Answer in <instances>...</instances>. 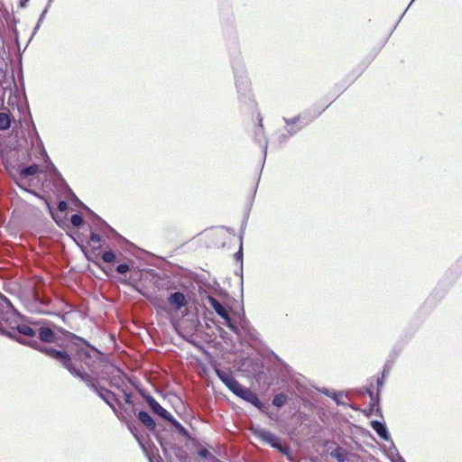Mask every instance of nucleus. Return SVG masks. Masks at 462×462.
Masks as SVG:
<instances>
[{
	"label": "nucleus",
	"instance_id": "obj_1",
	"mask_svg": "<svg viewBox=\"0 0 462 462\" xmlns=\"http://www.w3.org/2000/svg\"><path fill=\"white\" fill-rule=\"evenodd\" d=\"M39 325L40 321H27L26 323L23 322L22 316L13 306L10 300L0 293V335H4L12 339H14L20 344L28 346L51 357L42 349H56L55 347L42 346L36 339H21L14 334L16 331L20 335L33 338L36 335H38Z\"/></svg>",
	"mask_w": 462,
	"mask_h": 462
},
{
	"label": "nucleus",
	"instance_id": "obj_2",
	"mask_svg": "<svg viewBox=\"0 0 462 462\" xmlns=\"http://www.w3.org/2000/svg\"><path fill=\"white\" fill-rule=\"evenodd\" d=\"M42 350L46 352L51 358L57 361L71 375L84 382L88 388L93 390L112 409L119 420L125 419L119 409L115 404L116 403L120 409H123V403L119 397L112 391L99 385L97 381L87 371L74 367L71 364V358L65 351L51 348H43Z\"/></svg>",
	"mask_w": 462,
	"mask_h": 462
},
{
	"label": "nucleus",
	"instance_id": "obj_3",
	"mask_svg": "<svg viewBox=\"0 0 462 462\" xmlns=\"http://www.w3.org/2000/svg\"><path fill=\"white\" fill-rule=\"evenodd\" d=\"M60 331L73 346L70 352L67 349H62L71 358L72 365L84 371L88 368L90 372H94L97 368V364L101 361L103 353L85 338L64 328H60Z\"/></svg>",
	"mask_w": 462,
	"mask_h": 462
},
{
	"label": "nucleus",
	"instance_id": "obj_4",
	"mask_svg": "<svg viewBox=\"0 0 462 462\" xmlns=\"http://www.w3.org/2000/svg\"><path fill=\"white\" fill-rule=\"evenodd\" d=\"M56 175L58 176V182L62 189V191L67 193V196H71L75 199V203L77 205H81L88 214L89 217L92 220L93 227L96 229L95 231H91L89 234V240L93 243H100L102 241L101 236H106L107 238L113 236L118 240H125V238L111 226H109L103 218H101L98 215H97L93 210H91L88 207L83 204L73 193L71 189L69 187L65 180L62 178L60 173L57 171V169L52 165Z\"/></svg>",
	"mask_w": 462,
	"mask_h": 462
},
{
	"label": "nucleus",
	"instance_id": "obj_5",
	"mask_svg": "<svg viewBox=\"0 0 462 462\" xmlns=\"http://www.w3.org/2000/svg\"><path fill=\"white\" fill-rule=\"evenodd\" d=\"M231 65L239 101L247 106H253L254 101L253 99L251 85L241 57H236L231 61Z\"/></svg>",
	"mask_w": 462,
	"mask_h": 462
},
{
	"label": "nucleus",
	"instance_id": "obj_6",
	"mask_svg": "<svg viewBox=\"0 0 462 462\" xmlns=\"http://www.w3.org/2000/svg\"><path fill=\"white\" fill-rule=\"evenodd\" d=\"M208 302L215 312L225 320V325L236 335L241 337V332L234 319L230 316L229 310L215 297L208 296Z\"/></svg>",
	"mask_w": 462,
	"mask_h": 462
},
{
	"label": "nucleus",
	"instance_id": "obj_7",
	"mask_svg": "<svg viewBox=\"0 0 462 462\" xmlns=\"http://www.w3.org/2000/svg\"><path fill=\"white\" fill-rule=\"evenodd\" d=\"M250 430L255 438L261 439L263 443L282 453H286V448L279 436L261 427H252Z\"/></svg>",
	"mask_w": 462,
	"mask_h": 462
},
{
	"label": "nucleus",
	"instance_id": "obj_8",
	"mask_svg": "<svg viewBox=\"0 0 462 462\" xmlns=\"http://www.w3.org/2000/svg\"><path fill=\"white\" fill-rule=\"evenodd\" d=\"M60 328H58V331H56L50 326V323L42 324L40 322L38 327V338L42 343H55L58 346L60 347V349H65L64 344L61 342V337L58 333L60 332L62 334L60 331Z\"/></svg>",
	"mask_w": 462,
	"mask_h": 462
},
{
	"label": "nucleus",
	"instance_id": "obj_9",
	"mask_svg": "<svg viewBox=\"0 0 462 462\" xmlns=\"http://www.w3.org/2000/svg\"><path fill=\"white\" fill-rule=\"evenodd\" d=\"M139 394L143 397V399L145 401L148 408L150 411L156 416L167 420L171 416V412L168 411L166 409H164L156 400L155 398L151 395L148 392H146L144 389H139Z\"/></svg>",
	"mask_w": 462,
	"mask_h": 462
},
{
	"label": "nucleus",
	"instance_id": "obj_10",
	"mask_svg": "<svg viewBox=\"0 0 462 462\" xmlns=\"http://www.w3.org/2000/svg\"><path fill=\"white\" fill-rule=\"evenodd\" d=\"M237 397L243 399L244 401L249 402L254 407H255L257 410H259L262 412H265V405L263 403V402L259 399L258 395L251 391L249 388H246L244 385H241L237 392L235 393Z\"/></svg>",
	"mask_w": 462,
	"mask_h": 462
},
{
	"label": "nucleus",
	"instance_id": "obj_11",
	"mask_svg": "<svg viewBox=\"0 0 462 462\" xmlns=\"http://www.w3.org/2000/svg\"><path fill=\"white\" fill-rule=\"evenodd\" d=\"M212 367L218 379L235 394L242 384L230 372L221 370L217 363L212 365Z\"/></svg>",
	"mask_w": 462,
	"mask_h": 462
},
{
	"label": "nucleus",
	"instance_id": "obj_12",
	"mask_svg": "<svg viewBox=\"0 0 462 462\" xmlns=\"http://www.w3.org/2000/svg\"><path fill=\"white\" fill-rule=\"evenodd\" d=\"M320 114L321 112L311 114L310 111H306L292 118L283 117L282 120L284 121L285 124L288 125L291 123H299L304 128L307 125H309L311 122H313Z\"/></svg>",
	"mask_w": 462,
	"mask_h": 462
},
{
	"label": "nucleus",
	"instance_id": "obj_13",
	"mask_svg": "<svg viewBox=\"0 0 462 462\" xmlns=\"http://www.w3.org/2000/svg\"><path fill=\"white\" fill-rule=\"evenodd\" d=\"M247 219H245L241 226L240 235H239V240L240 245L238 251L235 254L234 257L235 260L240 263L239 269L235 272V274L236 276H239L241 279V285H243V257H244V252H243V236L245 230Z\"/></svg>",
	"mask_w": 462,
	"mask_h": 462
},
{
	"label": "nucleus",
	"instance_id": "obj_14",
	"mask_svg": "<svg viewBox=\"0 0 462 462\" xmlns=\"http://www.w3.org/2000/svg\"><path fill=\"white\" fill-rule=\"evenodd\" d=\"M133 412L136 415L138 420L149 431H155L157 423L152 416L146 411H136L133 408Z\"/></svg>",
	"mask_w": 462,
	"mask_h": 462
},
{
	"label": "nucleus",
	"instance_id": "obj_15",
	"mask_svg": "<svg viewBox=\"0 0 462 462\" xmlns=\"http://www.w3.org/2000/svg\"><path fill=\"white\" fill-rule=\"evenodd\" d=\"M232 315H233L232 318L236 321V323L238 326V328L240 329V332H241V337H237V339L242 343L243 342V331L245 334L248 333L250 322L246 319L243 308H242L241 311H234V310H232Z\"/></svg>",
	"mask_w": 462,
	"mask_h": 462
},
{
	"label": "nucleus",
	"instance_id": "obj_16",
	"mask_svg": "<svg viewBox=\"0 0 462 462\" xmlns=\"http://www.w3.org/2000/svg\"><path fill=\"white\" fill-rule=\"evenodd\" d=\"M169 304L175 310H180L187 304V299L183 292L175 291L169 294L168 298Z\"/></svg>",
	"mask_w": 462,
	"mask_h": 462
},
{
	"label": "nucleus",
	"instance_id": "obj_17",
	"mask_svg": "<svg viewBox=\"0 0 462 462\" xmlns=\"http://www.w3.org/2000/svg\"><path fill=\"white\" fill-rule=\"evenodd\" d=\"M371 428L376 432L379 438L385 441L391 440V435L386 424L383 421L374 420L370 422Z\"/></svg>",
	"mask_w": 462,
	"mask_h": 462
},
{
	"label": "nucleus",
	"instance_id": "obj_18",
	"mask_svg": "<svg viewBox=\"0 0 462 462\" xmlns=\"http://www.w3.org/2000/svg\"><path fill=\"white\" fill-rule=\"evenodd\" d=\"M40 171H41L40 166L35 163L30 164V165L22 164L18 168L19 177L21 179H26L28 177L34 176V175L38 174Z\"/></svg>",
	"mask_w": 462,
	"mask_h": 462
},
{
	"label": "nucleus",
	"instance_id": "obj_19",
	"mask_svg": "<svg viewBox=\"0 0 462 462\" xmlns=\"http://www.w3.org/2000/svg\"><path fill=\"white\" fill-rule=\"evenodd\" d=\"M166 421L170 422L171 425L175 429V430L182 437L190 439V435L189 430L178 420L174 418L172 414L166 420Z\"/></svg>",
	"mask_w": 462,
	"mask_h": 462
},
{
	"label": "nucleus",
	"instance_id": "obj_20",
	"mask_svg": "<svg viewBox=\"0 0 462 462\" xmlns=\"http://www.w3.org/2000/svg\"><path fill=\"white\" fill-rule=\"evenodd\" d=\"M366 393L368 394V396L372 402V408L376 407V415L383 417V412L380 408L381 395L377 392H376V393H374L371 388L366 389Z\"/></svg>",
	"mask_w": 462,
	"mask_h": 462
},
{
	"label": "nucleus",
	"instance_id": "obj_21",
	"mask_svg": "<svg viewBox=\"0 0 462 462\" xmlns=\"http://www.w3.org/2000/svg\"><path fill=\"white\" fill-rule=\"evenodd\" d=\"M330 456L338 462H345L347 459L348 452L342 447H337L330 452Z\"/></svg>",
	"mask_w": 462,
	"mask_h": 462
},
{
	"label": "nucleus",
	"instance_id": "obj_22",
	"mask_svg": "<svg viewBox=\"0 0 462 462\" xmlns=\"http://www.w3.org/2000/svg\"><path fill=\"white\" fill-rule=\"evenodd\" d=\"M28 124L30 125L29 129H28V136L30 138V143H31V146H34V145L38 144V139L36 136L39 135V134L37 132L36 126H35L32 117L30 118V121Z\"/></svg>",
	"mask_w": 462,
	"mask_h": 462
},
{
	"label": "nucleus",
	"instance_id": "obj_23",
	"mask_svg": "<svg viewBox=\"0 0 462 462\" xmlns=\"http://www.w3.org/2000/svg\"><path fill=\"white\" fill-rule=\"evenodd\" d=\"M36 137L38 139V144L33 146L35 148L36 152L43 161L51 162L50 157L48 156V153L45 150L42 140L41 139L40 135H37Z\"/></svg>",
	"mask_w": 462,
	"mask_h": 462
},
{
	"label": "nucleus",
	"instance_id": "obj_24",
	"mask_svg": "<svg viewBox=\"0 0 462 462\" xmlns=\"http://www.w3.org/2000/svg\"><path fill=\"white\" fill-rule=\"evenodd\" d=\"M13 121L12 115L5 112L0 113V130H7L11 127Z\"/></svg>",
	"mask_w": 462,
	"mask_h": 462
},
{
	"label": "nucleus",
	"instance_id": "obj_25",
	"mask_svg": "<svg viewBox=\"0 0 462 462\" xmlns=\"http://www.w3.org/2000/svg\"><path fill=\"white\" fill-rule=\"evenodd\" d=\"M287 401H288V395L283 393H280L273 396L272 404L274 407L280 409L287 402Z\"/></svg>",
	"mask_w": 462,
	"mask_h": 462
},
{
	"label": "nucleus",
	"instance_id": "obj_26",
	"mask_svg": "<svg viewBox=\"0 0 462 462\" xmlns=\"http://www.w3.org/2000/svg\"><path fill=\"white\" fill-rule=\"evenodd\" d=\"M12 179L14 180V183L16 184L17 187H19V189L28 192V193H31V194H33V195H37V193L32 190V189H30L29 187L31 186V182L29 181L27 184H25L23 180V179H21L20 177L17 178V177H12Z\"/></svg>",
	"mask_w": 462,
	"mask_h": 462
},
{
	"label": "nucleus",
	"instance_id": "obj_27",
	"mask_svg": "<svg viewBox=\"0 0 462 462\" xmlns=\"http://www.w3.org/2000/svg\"><path fill=\"white\" fill-rule=\"evenodd\" d=\"M275 359L281 365L282 378L284 380L285 377L290 376L291 373V367L282 361L278 356L275 355Z\"/></svg>",
	"mask_w": 462,
	"mask_h": 462
},
{
	"label": "nucleus",
	"instance_id": "obj_28",
	"mask_svg": "<svg viewBox=\"0 0 462 462\" xmlns=\"http://www.w3.org/2000/svg\"><path fill=\"white\" fill-rule=\"evenodd\" d=\"M285 125V131L289 134V136H293L303 129L301 125L299 123H291L289 125Z\"/></svg>",
	"mask_w": 462,
	"mask_h": 462
},
{
	"label": "nucleus",
	"instance_id": "obj_29",
	"mask_svg": "<svg viewBox=\"0 0 462 462\" xmlns=\"http://www.w3.org/2000/svg\"><path fill=\"white\" fill-rule=\"evenodd\" d=\"M101 258L107 263H113L117 259L116 253L111 249L104 251L101 254Z\"/></svg>",
	"mask_w": 462,
	"mask_h": 462
},
{
	"label": "nucleus",
	"instance_id": "obj_30",
	"mask_svg": "<svg viewBox=\"0 0 462 462\" xmlns=\"http://www.w3.org/2000/svg\"><path fill=\"white\" fill-rule=\"evenodd\" d=\"M70 223L74 227L80 228L83 226L85 220H84V217L80 214L76 213V214L71 215Z\"/></svg>",
	"mask_w": 462,
	"mask_h": 462
},
{
	"label": "nucleus",
	"instance_id": "obj_31",
	"mask_svg": "<svg viewBox=\"0 0 462 462\" xmlns=\"http://www.w3.org/2000/svg\"><path fill=\"white\" fill-rule=\"evenodd\" d=\"M48 10H49V9H48V6H46V7L44 8V10L42 11V13L41 14V15H40V17H39V20H38V22H37V23H36V25H35V27H34V29H33V32H32V36H31V38H30L29 42L32 40V38L35 35V33L37 32V31L40 29L41 24H42V23L43 22V20H44V18H45V16H46V14H47V13H48Z\"/></svg>",
	"mask_w": 462,
	"mask_h": 462
},
{
	"label": "nucleus",
	"instance_id": "obj_32",
	"mask_svg": "<svg viewBox=\"0 0 462 462\" xmlns=\"http://www.w3.org/2000/svg\"><path fill=\"white\" fill-rule=\"evenodd\" d=\"M126 426H127V429L130 430V432L133 434V436L135 438V439L138 441V443L143 446L142 438L139 435V432H138L137 429L135 428V426L129 421L126 422Z\"/></svg>",
	"mask_w": 462,
	"mask_h": 462
},
{
	"label": "nucleus",
	"instance_id": "obj_33",
	"mask_svg": "<svg viewBox=\"0 0 462 462\" xmlns=\"http://www.w3.org/2000/svg\"><path fill=\"white\" fill-rule=\"evenodd\" d=\"M116 271L118 273H121V274H126L127 273H129L131 271V266L130 264H128L127 263H119L116 267Z\"/></svg>",
	"mask_w": 462,
	"mask_h": 462
},
{
	"label": "nucleus",
	"instance_id": "obj_34",
	"mask_svg": "<svg viewBox=\"0 0 462 462\" xmlns=\"http://www.w3.org/2000/svg\"><path fill=\"white\" fill-rule=\"evenodd\" d=\"M198 455L199 457L205 458V459L215 458L213 454L209 450H208L206 448H199L198 451Z\"/></svg>",
	"mask_w": 462,
	"mask_h": 462
},
{
	"label": "nucleus",
	"instance_id": "obj_35",
	"mask_svg": "<svg viewBox=\"0 0 462 462\" xmlns=\"http://www.w3.org/2000/svg\"><path fill=\"white\" fill-rule=\"evenodd\" d=\"M110 385L116 387L117 390L121 392H124L125 390V383L121 378H119L118 380H112Z\"/></svg>",
	"mask_w": 462,
	"mask_h": 462
},
{
	"label": "nucleus",
	"instance_id": "obj_36",
	"mask_svg": "<svg viewBox=\"0 0 462 462\" xmlns=\"http://www.w3.org/2000/svg\"><path fill=\"white\" fill-rule=\"evenodd\" d=\"M123 394H124V401H125V403L127 404V405H131V406H134V402H133V393H129V392H126V390H125L124 392H122Z\"/></svg>",
	"mask_w": 462,
	"mask_h": 462
},
{
	"label": "nucleus",
	"instance_id": "obj_37",
	"mask_svg": "<svg viewBox=\"0 0 462 462\" xmlns=\"http://www.w3.org/2000/svg\"><path fill=\"white\" fill-rule=\"evenodd\" d=\"M217 331L219 337L223 339L226 343H227L230 340V336L225 329H223L220 327H217Z\"/></svg>",
	"mask_w": 462,
	"mask_h": 462
},
{
	"label": "nucleus",
	"instance_id": "obj_38",
	"mask_svg": "<svg viewBox=\"0 0 462 462\" xmlns=\"http://www.w3.org/2000/svg\"><path fill=\"white\" fill-rule=\"evenodd\" d=\"M69 208V204L65 200H60L57 204V209L60 212H66Z\"/></svg>",
	"mask_w": 462,
	"mask_h": 462
},
{
	"label": "nucleus",
	"instance_id": "obj_39",
	"mask_svg": "<svg viewBox=\"0 0 462 462\" xmlns=\"http://www.w3.org/2000/svg\"><path fill=\"white\" fill-rule=\"evenodd\" d=\"M341 396H342V393H341V392H336V391H334V392L332 393V395L330 396V398H331V399H332V400H333V401H334L337 405H341V404H343V402H340V401H339V399H338V398H339V397H341Z\"/></svg>",
	"mask_w": 462,
	"mask_h": 462
},
{
	"label": "nucleus",
	"instance_id": "obj_40",
	"mask_svg": "<svg viewBox=\"0 0 462 462\" xmlns=\"http://www.w3.org/2000/svg\"><path fill=\"white\" fill-rule=\"evenodd\" d=\"M391 442V447L389 448V453H390V456L391 457H396L397 455H399V451L396 448V446L394 445L393 441L391 439L389 440Z\"/></svg>",
	"mask_w": 462,
	"mask_h": 462
},
{
	"label": "nucleus",
	"instance_id": "obj_41",
	"mask_svg": "<svg viewBox=\"0 0 462 462\" xmlns=\"http://www.w3.org/2000/svg\"><path fill=\"white\" fill-rule=\"evenodd\" d=\"M384 379L383 377H378L376 379V385H377V393L381 395V393H382V389L383 387V384H384Z\"/></svg>",
	"mask_w": 462,
	"mask_h": 462
},
{
	"label": "nucleus",
	"instance_id": "obj_42",
	"mask_svg": "<svg viewBox=\"0 0 462 462\" xmlns=\"http://www.w3.org/2000/svg\"><path fill=\"white\" fill-rule=\"evenodd\" d=\"M291 136H289V134L285 131L284 133H281L278 135V142L280 143H285Z\"/></svg>",
	"mask_w": 462,
	"mask_h": 462
},
{
	"label": "nucleus",
	"instance_id": "obj_43",
	"mask_svg": "<svg viewBox=\"0 0 462 462\" xmlns=\"http://www.w3.org/2000/svg\"><path fill=\"white\" fill-rule=\"evenodd\" d=\"M319 392L328 397H330L333 393L330 390H328V388H323V389L319 390Z\"/></svg>",
	"mask_w": 462,
	"mask_h": 462
},
{
	"label": "nucleus",
	"instance_id": "obj_44",
	"mask_svg": "<svg viewBox=\"0 0 462 462\" xmlns=\"http://www.w3.org/2000/svg\"><path fill=\"white\" fill-rule=\"evenodd\" d=\"M14 34V38H15V42H17V44L19 43V36H18V31L17 29L15 28V26L12 27L11 28Z\"/></svg>",
	"mask_w": 462,
	"mask_h": 462
},
{
	"label": "nucleus",
	"instance_id": "obj_45",
	"mask_svg": "<svg viewBox=\"0 0 462 462\" xmlns=\"http://www.w3.org/2000/svg\"><path fill=\"white\" fill-rule=\"evenodd\" d=\"M373 412H375V413H376V407H373V408H372V402H370V406H369V411H368V412L366 413V416H368V417H369V416H371V414H372Z\"/></svg>",
	"mask_w": 462,
	"mask_h": 462
},
{
	"label": "nucleus",
	"instance_id": "obj_46",
	"mask_svg": "<svg viewBox=\"0 0 462 462\" xmlns=\"http://www.w3.org/2000/svg\"><path fill=\"white\" fill-rule=\"evenodd\" d=\"M263 158L265 159L266 158V153H267V148H268L266 141H264V143L263 144Z\"/></svg>",
	"mask_w": 462,
	"mask_h": 462
},
{
	"label": "nucleus",
	"instance_id": "obj_47",
	"mask_svg": "<svg viewBox=\"0 0 462 462\" xmlns=\"http://www.w3.org/2000/svg\"><path fill=\"white\" fill-rule=\"evenodd\" d=\"M388 373H389V370L387 369V365H385L384 367H383V370L382 372V376L381 377L385 378L387 376Z\"/></svg>",
	"mask_w": 462,
	"mask_h": 462
},
{
	"label": "nucleus",
	"instance_id": "obj_48",
	"mask_svg": "<svg viewBox=\"0 0 462 462\" xmlns=\"http://www.w3.org/2000/svg\"><path fill=\"white\" fill-rule=\"evenodd\" d=\"M414 1H415V0H411V1L410 2L409 5L407 6V8L404 10L403 14H402V16L400 17V19H399V21H398L397 24L400 23V21L402 20V18L403 17V15L406 14V12H407L408 8L411 5V4H412Z\"/></svg>",
	"mask_w": 462,
	"mask_h": 462
},
{
	"label": "nucleus",
	"instance_id": "obj_49",
	"mask_svg": "<svg viewBox=\"0 0 462 462\" xmlns=\"http://www.w3.org/2000/svg\"><path fill=\"white\" fill-rule=\"evenodd\" d=\"M396 462H406L404 458L399 454L396 456Z\"/></svg>",
	"mask_w": 462,
	"mask_h": 462
},
{
	"label": "nucleus",
	"instance_id": "obj_50",
	"mask_svg": "<svg viewBox=\"0 0 462 462\" xmlns=\"http://www.w3.org/2000/svg\"><path fill=\"white\" fill-rule=\"evenodd\" d=\"M29 0H20V6L25 7Z\"/></svg>",
	"mask_w": 462,
	"mask_h": 462
},
{
	"label": "nucleus",
	"instance_id": "obj_51",
	"mask_svg": "<svg viewBox=\"0 0 462 462\" xmlns=\"http://www.w3.org/2000/svg\"><path fill=\"white\" fill-rule=\"evenodd\" d=\"M51 2H52V0H48V4L46 5V6H48V9L50 8Z\"/></svg>",
	"mask_w": 462,
	"mask_h": 462
},
{
	"label": "nucleus",
	"instance_id": "obj_52",
	"mask_svg": "<svg viewBox=\"0 0 462 462\" xmlns=\"http://www.w3.org/2000/svg\"><path fill=\"white\" fill-rule=\"evenodd\" d=\"M118 372L125 375V374H124V372L122 370L118 369Z\"/></svg>",
	"mask_w": 462,
	"mask_h": 462
}]
</instances>
